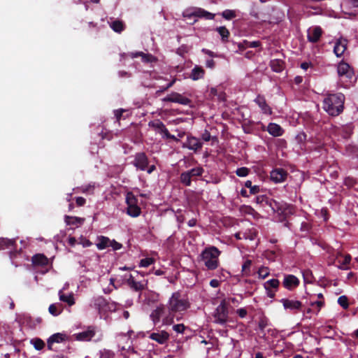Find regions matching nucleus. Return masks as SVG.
<instances>
[{
  "instance_id": "obj_1",
  "label": "nucleus",
  "mask_w": 358,
  "mask_h": 358,
  "mask_svg": "<svg viewBox=\"0 0 358 358\" xmlns=\"http://www.w3.org/2000/svg\"><path fill=\"white\" fill-rule=\"evenodd\" d=\"M345 96L342 93L329 94L323 101L324 110L331 116H338L344 109Z\"/></svg>"
},
{
  "instance_id": "obj_2",
  "label": "nucleus",
  "mask_w": 358,
  "mask_h": 358,
  "mask_svg": "<svg viewBox=\"0 0 358 358\" xmlns=\"http://www.w3.org/2000/svg\"><path fill=\"white\" fill-rule=\"evenodd\" d=\"M220 254L221 251L217 247L209 246L202 251L201 258L208 270H215L220 265Z\"/></svg>"
},
{
  "instance_id": "obj_3",
  "label": "nucleus",
  "mask_w": 358,
  "mask_h": 358,
  "mask_svg": "<svg viewBox=\"0 0 358 358\" xmlns=\"http://www.w3.org/2000/svg\"><path fill=\"white\" fill-rule=\"evenodd\" d=\"M167 306L173 313H180L187 310L190 307V303L186 296L180 292H173L169 298Z\"/></svg>"
},
{
  "instance_id": "obj_4",
  "label": "nucleus",
  "mask_w": 358,
  "mask_h": 358,
  "mask_svg": "<svg viewBox=\"0 0 358 358\" xmlns=\"http://www.w3.org/2000/svg\"><path fill=\"white\" fill-rule=\"evenodd\" d=\"M214 322L223 325L227 323L229 318L228 305L224 300L216 308L213 313Z\"/></svg>"
},
{
  "instance_id": "obj_5",
  "label": "nucleus",
  "mask_w": 358,
  "mask_h": 358,
  "mask_svg": "<svg viewBox=\"0 0 358 358\" xmlns=\"http://www.w3.org/2000/svg\"><path fill=\"white\" fill-rule=\"evenodd\" d=\"M148 126L154 129L158 133L163 134V138L166 139H171L174 141H179L178 138H177L174 135H172L169 133L165 124L160 120H155L153 121L149 122Z\"/></svg>"
},
{
  "instance_id": "obj_6",
  "label": "nucleus",
  "mask_w": 358,
  "mask_h": 358,
  "mask_svg": "<svg viewBox=\"0 0 358 358\" xmlns=\"http://www.w3.org/2000/svg\"><path fill=\"white\" fill-rule=\"evenodd\" d=\"M162 101L164 102H172L179 103L183 106L190 105L192 103V100L186 96H184L182 94L173 92L171 94L166 96L163 98Z\"/></svg>"
},
{
  "instance_id": "obj_7",
  "label": "nucleus",
  "mask_w": 358,
  "mask_h": 358,
  "mask_svg": "<svg viewBox=\"0 0 358 358\" xmlns=\"http://www.w3.org/2000/svg\"><path fill=\"white\" fill-rule=\"evenodd\" d=\"M280 302L282 304L283 308L292 313H297L301 311L303 303L298 300H292L289 299H282Z\"/></svg>"
},
{
  "instance_id": "obj_8",
  "label": "nucleus",
  "mask_w": 358,
  "mask_h": 358,
  "mask_svg": "<svg viewBox=\"0 0 358 358\" xmlns=\"http://www.w3.org/2000/svg\"><path fill=\"white\" fill-rule=\"evenodd\" d=\"M131 164L141 171H145L149 165V159L144 152L136 153L134 161Z\"/></svg>"
},
{
  "instance_id": "obj_9",
  "label": "nucleus",
  "mask_w": 358,
  "mask_h": 358,
  "mask_svg": "<svg viewBox=\"0 0 358 358\" xmlns=\"http://www.w3.org/2000/svg\"><path fill=\"white\" fill-rule=\"evenodd\" d=\"M352 257L350 255L348 254L343 255L341 252H337L335 259H334L332 264H336L337 267L342 270L348 269V265L351 262ZM329 264H331L329 262Z\"/></svg>"
},
{
  "instance_id": "obj_10",
  "label": "nucleus",
  "mask_w": 358,
  "mask_h": 358,
  "mask_svg": "<svg viewBox=\"0 0 358 358\" xmlns=\"http://www.w3.org/2000/svg\"><path fill=\"white\" fill-rule=\"evenodd\" d=\"M337 71L340 77L345 78L351 82L354 76V71L348 63L341 61L338 65Z\"/></svg>"
},
{
  "instance_id": "obj_11",
  "label": "nucleus",
  "mask_w": 358,
  "mask_h": 358,
  "mask_svg": "<svg viewBox=\"0 0 358 358\" xmlns=\"http://www.w3.org/2000/svg\"><path fill=\"white\" fill-rule=\"evenodd\" d=\"M202 146L203 143L199 138L194 136H188L186 141L183 143L182 147L183 148H187L196 153L202 148Z\"/></svg>"
},
{
  "instance_id": "obj_12",
  "label": "nucleus",
  "mask_w": 358,
  "mask_h": 358,
  "mask_svg": "<svg viewBox=\"0 0 358 358\" xmlns=\"http://www.w3.org/2000/svg\"><path fill=\"white\" fill-rule=\"evenodd\" d=\"M126 283L133 291L142 292L146 288L148 281H136L134 277L131 274H130L129 275V278L126 279Z\"/></svg>"
},
{
  "instance_id": "obj_13",
  "label": "nucleus",
  "mask_w": 358,
  "mask_h": 358,
  "mask_svg": "<svg viewBox=\"0 0 358 358\" xmlns=\"http://www.w3.org/2000/svg\"><path fill=\"white\" fill-rule=\"evenodd\" d=\"M288 173L282 168L273 169L270 173V178L275 183L282 182L286 180Z\"/></svg>"
},
{
  "instance_id": "obj_14",
  "label": "nucleus",
  "mask_w": 358,
  "mask_h": 358,
  "mask_svg": "<svg viewBox=\"0 0 358 358\" xmlns=\"http://www.w3.org/2000/svg\"><path fill=\"white\" fill-rule=\"evenodd\" d=\"M322 34L323 31L320 26L310 27L307 31L308 41L310 43H316L320 41Z\"/></svg>"
},
{
  "instance_id": "obj_15",
  "label": "nucleus",
  "mask_w": 358,
  "mask_h": 358,
  "mask_svg": "<svg viewBox=\"0 0 358 358\" xmlns=\"http://www.w3.org/2000/svg\"><path fill=\"white\" fill-rule=\"evenodd\" d=\"M300 284V281L297 277L292 274L285 275L282 282L283 287L288 290H293Z\"/></svg>"
},
{
  "instance_id": "obj_16",
  "label": "nucleus",
  "mask_w": 358,
  "mask_h": 358,
  "mask_svg": "<svg viewBox=\"0 0 358 358\" xmlns=\"http://www.w3.org/2000/svg\"><path fill=\"white\" fill-rule=\"evenodd\" d=\"M95 327L90 326L86 331L76 334L74 336L77 341H90L95 336Z\"/></svg>"
},
{
  "instance_id": "obj_17",
  "label": "nucleus",
  "mask_w": 358,
  "mask_h": 358,
  "mask_svg": "<svg viewBox=\"0 0 358 358\" xmlns=\"http://www.w3.org/2000/svg\"><path fill=\"white\" fill-rule=\"evenodd\" d=\"M163 316L162 317V324L171 325L173 323L176 313L170 310V308L162 304Z\"/></svg>"
},
{
  "instance_id": "obj_18",
  "label": "nucleus",
  "mask_w": 358,
  "mask_h": 358,
  "mask_svg": "<svg viewBox=\"0 0 358 358\" xmlns=\"http://www.w3.org/2000/svg\"><path fill=\"white\" fill-rule=\"evenodd\" d=\"M169 334L166 331H159L157 332H153L150 336L149 338L159 344H165L169 339Z\"/></svg>"
},
{
  "instance_id": "obj_19",
  "label": "nucleus",
  "mask_w": 358,
  "mask_h": 358,
  "mask_svg": "<svg viewBox=\"0 0 358 358\" xmlns=\"http://www.w3.org/2000/svg\"><path fill=\"white\" fill-rule=\"evenodd\" d=\"M190 16H194L199 18H204L206 20H213L215 14L210 13L201 8H195L190 13Z\"/></svg>"
},
{
  "instance_id": "obj_20",
  "label": "nucleus",
  "mask_w": 358,
  "mask_h": 358,
  "mask_svg": "<svg viewBox=\"0 0 358 358\" xmlns=\"http://www.w3.org/2000/svg\"><path fill=\"white\" fill-rule=\"evenodd\" d=\"M92 306L98 309L99 311L106 310L107 309L110 308V303L103 296H101L94 299Z\"/></svg>"
},
{
  "instance_id": "obj_21",
  "label": "nucleus",
  "mask_w": 358,
  "mask_h": 358,
  "mask_svg": "<svg viewBox=\"0 0 358 358\" xmlns=\"http://www.w3.org/2000/svg\"><path fill=\"white\" fill-rule=\"evenodd\" d=\"M255 102L259 106L263 113L266 115H271V108L267 104L266 99L264 98V96H262L260 94L257 95V96L255 99Z\"/></svg>"
},
{
  "instance_id": "obj_22",
  "label": "nucleus",
  "mask_w": 358,
  "mask_h": 358,
  "mask_svg": "<svg viewBox=\"0 0 358 358\" xmlns=\"http://www.w3.org/2000/svg\"><path fill=\"white\" fill-rule=\"evenodd\" d=\"M66 334H62V333H56L52 334L47 341L48 344V348L50 350H52V345L53 343H59L65 341L66 339Z\"/></svg>"
},
{
  "instance_id": "obj_23",
  "label": "nucleus",
  "mask_w": 358,
  "mask_h": 358,
  "mask_svg": "<svg viewBox=\"0 0 358 358\" xmlns=\"http://www.w3.org/2000/svg\"><path fill=\"white\" fill-rule=\"evenodd\" d=\"M31 262L36 266H45L48 264L49 260L43 254H36L31 258Z\"/></svg>"
},
{
  "instance_id": "obj_24",
  "label": "nucleus",
  "mask_w": 358,
  "mask_h": 358,
  "mask_svg": "<svg viewBox=\"0 0 358 358\" xmlns=\"http://www.w3.org/2000/svg\"><path fill=\"white\" fill-rule=\"evenodd\" d=\"M347 49V41L345 39H339L336 41L334 52L337 57H341Z\"/></svg>"
},
{
  "instance_id": "obj_25",
  "label": "nucleus",
  "mask_w": 358,
  "mask_h": 358,
  "mask_svg": "<svg viewBox=\"0 0 358 358\" xmlns=\"http://www.w3.org/2000/svg\"><path fill=\"white\" fill-rule=\"evenodd\" d=\"M267 131L273 136L278 137L283 134V129L276 123H269L267 127Z\"/></svg>"
},
{
  "instance_id": "obj_26",
  "label": "nucleus",
  "mask_w": 358,
  "mask_h": 358,
  "mask_svg": "<svg viewBox=\"0 0 358 358\" xmlns=\"http://www.w3.org/2000/svg\"><path fill=\"white\" fill-rule=\"evenodd\" d=\"M163 316L162 304L158 306L155 310H153L150 315L153 324L157 325L161 321L162 317Z\"/></svg>"
},
{
  "instance_id": "obj_27",
  "label": "nucleus",
  "mask_w": 358,
  "mask_h": 358,
  "mask_svg": "<svg viewBox=\"0 0 358 358\" xmlns=\"http://www.w3.org/2000/svg\"><path fill=\"white\" fill-rule=\"evenodd\" d=\"M130 56L132 58L141 57L142 61L145 63H152L157 61V58L151 54H145L143 52H136L131 53Z\"/></svg>"
},
{
  "instance_id": "obj_28",
  "label": "nucleus",
  "mask_w": 358,
  "mask_h": 358,
  "mask_svg": "<svg viewBox=\"0 0 358 358\" xmlns=\"http://www.w3.org/2000/svg\"><path fill=\"white\" fill-rule=\"evenodd\" d=\"M204 69L201 66H195L191 71L189 78L193 80H198L199 79L203 78L204 77Z\"/></svg>"
},
{
  "instance_id": "obj_29",
  "label": "nucleus",
  "mask_w": 358,
  "mask_h": 358,
  "mask_svg": "<svg viewBox=\"0 0 358 358\" xmlns=\"http://www.w3.org/2000/svg\"><path fill=\"white\" fill-rule=\"evenodd\" d=\"M110 240L109 238L100 236L97 237V242L96 243V245L99 250H101L110 247Z\"/></svg>"
},
{
  "instance_id": "obj_30",
  "label": "nucleus",
  "mask_w": 358,
  "mask_h": 358,
  "mask_svg": "<svg viewBox=\"0 0 358 358\" xmlns=\"http://www.w3.org/2000/svg\"><path fill=\"white\" fill-rule=\"evenodd\" d=\"M271 69L275 72H281L285 68V62L281 59H272L270 62Z\"/></svg>"
},
{
  "instance_id": "obj_31",
  "label": "nucleus",
  "mask_w": 358,
  "mask_h": 358,
  "mask_svg": "<svg viewBox=\"0 0 358 358\" xmlns=\"http://www.w3.org/2000/svg\"><path fill=\"white\" fill-rule=\"evenodd\" d=\"M59 297L61 301L66 303L69 306H71L75 304V300L73 293L66 295L64 294L62 290H60L59 292Z\"/></svg>"
},
{
  "instance_id": "obj_32",
  "label": "nucleus",
  "mask_w": 358,
  "mask_h": 358,
  "mask_svg": "<svg viewBox=\"0 0 358 358\" xmlns=\"http://www.w3.org/2000/svg\"><path fill=\"white\" fill-rule=\"evenodd\" d=\"M63 305L60 303H52L48 308L49 313L53 316L59 315L63 311Z\"/></svg>"
},
{
  "instance_id": "obj_33",
  "label": "nucleus",
  "mask_w": 358,
  "mask_h": 358,
  "mask_svg": "<svg viewBox=\"0 0 358 358\" xmlns=\"http://www.w3.org/2000/svg\"><path fill=\"white\" fill-rule=\"evenodd\" d=\"M110 27L117 33H121L125 29V24L122 20H116L110 23Z\"/></svg>"
},
{
  "instance_id": "obj_34",
  "label": "nucleus",
  "mask_w": 358,
  "mask_h": 358,
  "mask_svg": "<svg viewBox=\"0 0 358 358\" xmlns=\"http://www.w3.org/2000/svg\"><path fill=\"white\" fill-rule=\"evenodd\" d=\"M280 285V281L278 279L273 278L264 282V287L265 289H273L277 291Z\"/></svg>"
},
{
  "instance_id": "obj_35",
  "label": "nucleus",
  "mask_w": 358,
  "mask_h": 358,
  "mask_svg": "<svg viewBox=\"0 0 358 358\" xmlns=\"http://www.w3.org/2000/svg\"><path fill=\"white\" fill-rule=\"evenodd\" d=\"M261 45V43L259 41H243V43H241L238 44V48L240 50L245 49L247 48H257Z\"/></svg>"
},
{
  "instance_id": "obj_36",
  "label": "nucleus",
  "mask_w": 358,
  "mask_h": 358,
  "mask_svg": "<svg viewBox=\"0 0 358 358\" xmlns=\"http://www.w3.org/2000/svg\"><path fill=\"white\" fill-rule=\"evenodd\" d=\"M127 213L129 215L133 217H136L140 215L141 209L138 205L127 206Z\"/></svg>"
},
{
  "instance_id": "obj_37",
  "label": "nucleus",
  "mask_w": 358,
  "mask_h": 358,
  "mask_svg": "<svg viewBox=\"0 0 358 358\" xmlns=\"http://www.w3.org/2000/svg\"><path fill=\"white\" fill-rule=\"evenodd\" d=\"M15 245L14 239L0 238V250L13 248Z\"/></svg>"
},
{
  "instance_id": "obj_38",
  "label": "nucleus",
  "mask_w": 358,
  "mask_h": 358,
  "mask_svg": "<svg viewBox=\"0 0 358 358\" xmlns=\"http://www.w3.org/2000/svg\"><path fill=\"white\" fill-rule=\"evenodd\" d=\"M187 172L189 173L190 178L194 179L196 177L201 176L204 173V169L201 166H197L187 171Z\"/></svg>"
},
{
  "instance_id": "obj_39",
  "label": "nucleus",
  "mask_w": 358,
  "mask_h": 358,
  "mask_svg": "<svg viewBox=\"0 0 358 358\" xmlns=\"http://www.w3.org/2000/svg\"><path fill=\"white\" fill-rule=\"evenodd\" d=\"M216 31L219 33V34L222 37V40L223 42H227L229 40L230 32L226 28V27H219L216 29Z\"/></svg>"
},
{
  "instance_id": "obj_40",
  "label": "nucleus",
  "mask_w": 358,
  "mask_h": 358,
  "mask_svg": "<svg viewBox=\"0 0 358 358\" xmlns=\"http://www.w3.org/2000/svg\"><path fill=\"white\" fill-rule=\"evenodd\" d=\"M65 222L68 225H77L78 224H82L84 222V219L78 217L66 215Z\"/></svg>"
},
{
  "instance_id": "obj_41",
  "label": "nucleus",
  "mask_w": 358,
  "mask_h": 358,
  "mask_svg": "<svg viewBox=\"0 0 358 358\" xmlns=\"http://www.w3.org/2000/svg\"><path fill=\"white\" fill-rule=\"evenodd\" d=\"M180 181L185 186H190L192 184V178L187 171L182 172L180 176Z\"/></svg>"
},
{
  "instance_id": "obj_42",
  "label": "nucleus",
  "mask_w": 358,
  "mask_h": 358,
  "mask_svg": "<svg viewBox=\"0 0 358 358\" xmlns=\"http://www.w3.org/2000/svg\"><path fill=\"white\" fill-rule=\"evenodd\" d=\"M222 17L227 20H231L236 17V11L234 10L227 9L221 13Z\"/></svg>"
},
{
  "instance_id": "obj_43",
  "label": "nucleus",
  "mask_w": 358,
  "mask_h": 358,
  "mask_svg": "<svg viewBox=\"0 0 358 358\" xmlns=\"http://www.w3.org/2000/svg\"><path fill=\"white\" fill-rule=\"evenodd\" d=\"M245 187L250 189V194H256L259 192L260 188L258 185H252V181L247 180L245 182Z\"/></svg>"
},
{
  "instance_id": "obj_44",
  "label": "nucleus",
  "mask_w": 358,
  "mask_h": 358,
  "mask_svg": "<svg viewBox=\"0 0 358 358\" xmlns=\"http://www.w3.org/2000/svg\"><path fill=\"white\" fill-rule=\"evenodd\" d=\"M128 113V110H125V109H122V108H120V109H117V110H114V115L116 118V120L117 122H120V120L121 119H126L127 117H128V114H127L126 115H124V113Z\"/></svg>"
},
{
  "instance_id": "obj_45",
  "label": "nucleus",
  "mask_w": 358,
  "mask_h": 358,
  "mask_svg": "<svg viewBox=\"0 0 358 358\" xmlns=\"http://www.w3.org/2000/svg\"><path fill=\"white\" fill-rule=\"evenodd\" d=\"M31 343L34 345V348L37 350H41L45 347L44 341L38 338L32 339Z\"/></svg>"
},
{
  "instance_id": "obj_46",
  "label": "nucleus",
  "mask_w": 358,
  "mask_h": 358,
  "mask_svg": "<svg viewBox=\"0 0 358 358\" xmlns=\"http://www.w3.org/2000/svg\"><path fill=\"white\" fill-rule=\"evenodd\" d=\"M138 199L132 192H128L126 196V203L127 206L137 205Z\"/></svg>"
},
{
  "instance_id": "obj_47",
  "label": "nucleus",
  "mask_w": 358,
  "mask_h": 358,
  "mask_svg": "<svg viewBox=\"0 0 358 358\" xmlns=\"http://www.w3.org/2000/svg\"><path fill=\"white\" fill-rule=\"evenodd\" d=\"M252 265V261L250 259H246L242 265V272L244 275H250V266Z\"/></svg>"
},
{
  "instance_id": "obj_48",
  "label": "nucleus",
  "mask_w": 358,
  "mask_h": 358,
  "mask_svg": "<svg viewBox=\"0 0 358 358\" xmlns=\"http://www.w3.org/2000/svg\"><path fill=\"white\" fill-rule=\"evenodd\" d=\"M338 303L343 308L348 309L349 307L348 299L346 296L343 295L338 297Z\"/></svg>"
},
{
  "instance_id": "obj_49",
  "label": "nucleus",
  "mask_w": 358,
  "mask_h": 358,
  "mask_svg": "<svg viewBox=\"0 0 358 358\" xmlns=\"http://www.w3.org/2000/svg\"><path fill=\"white\" fill-rule=\"evenodd\" d=\"M115 353L110 350L107 349H103L100 350V358H114Z\"/></svg>"
},
{
  "instance_id": "obj_50",
  "label": "nucleus",
  "mask_w": 358,
  "mask_h": 358,
  "mask_svg": "<svg viewBox=\"0 0 358 358\" xmlns=\"http://www.w3.org/2000/svg\"><path fill=\"white\" fill-rule=\"evenodd\" d=\"M155 262V259L152 257H146L142 259L140 262L139 266L141 267H148Z\"/></svg>"
},
{
  "instance_id": "obj_51",
  "label": "nucleus",
  "mask_w": 358,
  "mask_h": 358,
  "mask_svg": "<svg viewBox=\"0 0 358 358\" xmlns=\"http://www.w3.org/2000/svg\"><path fill=\"white\" fill-rule=\"evenodd\" d=\"M250 173V169L247 167H241L236 169V174L239 177L247 176Z\"/></svg>"
},
{
  "instance_id": "obj_52",
  "label": "nucleus",
  "mask_w": 358,
  "mask_h": 358,
  "mask_svg": "<svg viewBox=\"0 0 358 358\" xmlns=\"http://www.w3.org/2000/svg\"><path fill=\"white\" fill-rule=\"evenodd\" d=\"M268 324V320L266 317H261L258 322L259 329L263 331Z\"/></svg>"
},
{
  "instance_id": "obj_53",
  "label": "nucleus",
  "mask_w": 358,
  "mask_h": 358,
  "mask_svg": "<svg viewBox=\"0 0 358 358\" xmlns=\"http://www.w3.org/2000/svg\"><path fill=\"white\" fill-rule=\"evenodd\" d=\"M186 327L183 324H178L173 326V329L177 333H184Z\"/></svg>"
},
{
  "instance_id": "obj_54",
  "label": "nucleus",
  "mask_w": 358,
  "mask_h": 358,
  "mask_svg": "<svg viewBox=\"0 0 358 358\" xmlns=\"http://www.w3.org/2000/svg\"><path fill=\"white\" fill-rule=\"evenodd\" d=\"M110 246L113 248V250H120L122 245L115 240L110 241Z\"/></svg>"
},
{
  "instance_id": "obj_55",
  "label": "nucleus",
  "mask_w": 358,
  "mask_h": 358,
  "mask_svg": "<svg viewBox=\"0 0 358 358\" xmlns=\"http://www.w3.org/2000/svg\"><path fill=\"white\" fill-rule=\"evenodd\" d=\"M258 274L262 278H265L268 276V272L266 268L262 267L258 271Z\"/></svg>"
},
{
  "instance_id": "obj_56",
  "label": "nucleus",
  "mask_w": 358,
  "mask_h": 358,
  "mask_svg": "<svg viewBox=\"0 0 358 358\" xmlns=\"http://www.w3.org/2000/svg\"><path fill=\"white\" fill-rule=\"evenodd\" d=\"M345 185L346 186L352 187L355 185L356 182L353 178L348 177L345 179Z\"/></svg>"
},
{
  "instance_id": "obj_57",
  "label": "nucleus",
  "mask_w": 358,
  "mask_h": 358,
  "mask_svg": "<svg viewBox=\"0 0 358 358\" xmlns=\"http://www.w3.org/2000/svg\"><path fill=\"white\" fill-rule=\"evenodd\" d=\"M236 313L238 315V316L241 318H244L247 314H248V311L245 308H239L236 310Z\"/></svg>"
},
{
  "instance_id": "obj_58",
  "label": "nucleus",
  "mask_w": 358,
  "mask_h": 358,
  "mask_svg": "<svg viewBox=\"0 0 358 358\" xmlns=\"http://www.w3.org/2000/svg\"><path fill=\"white\" fill-rule=\"evenodd\" d=\"M76 202L78 206H83L85 204L86 200L82 196H78L76 199Z\"/></svg>"
},
{
  "instance_id": "obj_59",
  "label": "nucleus",
  "mask_w": 358,
  "mask_h": 358,
  "mask_svg": "<svg viewBox=\"0 0 358 358\" xmlns=\"http://www.w3.org/2000/svg\"><path fill=\"white\" fill-rule=\"evenodd\" d=\"M206 66L209 69H214L215 66V62L213 59H207L206 62Z\"/></svg>"
},
{
  "instance_id": "obj_60",
  "label": "nucleus",
  "mask_w": 358,
  "mask_h": 358,
  "mask_svg": "<svg viewBox=\"0 0 358 358\" xmlns=\"http://www.w3.org/2000/svg\"><path fill=\"white\" fill-rule=\"evenodd\" d=\"M306 134L304 132H302L296 136V140L299 143H302L306 140Z\"/></svg>"
},
{
  "instance_id": "obj_61",
  "label": "nucleus",
  "mask_w": 358,
  "mask_h": 358,
  "mask_svg": "<svg viewBox=\"0 0 358 358\" xmlns=\"http://www.w3.org/2000/svg\"><path fill=\"white\" fill-rule=\"evenodd\" d=\"M210 138H211L210 134L207 130H206L205 132L202 134V139L204 141L207 142L210 140Z\"/></svg>"
},
{
  "instance_id": "obj_62",
  "label": "nucleus",
  "mask_w": 358,
  "mask_h": 358,
  "mask_svg": "<svg viewBox=\"0 0 358 358\" xmlns=\"http://www.w3.org/2000/svg\"><path fill=\"white\" fill-rule=\"evenodd\" d=\"M266 294L268 296V297L271 298V299H273L275 296V290H273V289H266Z\"/></svg>"
},
{
  "instance_id": "obj_63",
  "label": "nucleus",
  "mask_w": 358,
  "mask_h": 358,
  "mask_svg": "<svg viewBox=\"0 0 358 358\" xmlns=\"http://www.w3.org/2000/svg\"><path fill=\"white\" fill-rule=\"evenodd\" d=\"M235 238L237 240H241V239H243V238H248V237L246 236V234L245 233H241V232L236 233L235 234Z\"/></svg>"
},
{
  "instance_id": "obj_64",
  "label": "nucleus",
  "mask_w": 358,
  "mask_h": 358,
  "mask_svg": "<svg viewBox=\"0 0 358 358\" xmlns=\"http://www.w3.org/2000/svg\"><path fill=\"white\" fill-rule=\"evenodd\" d=\"M210 285L212 287L216 288L220 286V282L216 279H213L210 281Z\"/></svg>"
}]
</instances>
